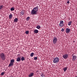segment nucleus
<instances>
[{
  "label": "nucleus",
  "mask_w": 77,
  "mask_h": 77,
  "mask_svg": "<svg viewBox=\"0 0 77 77\" xmlns=\"http://www.w3.org/2000/svg\"><path fill=\"white\" fill-rule=\"evenodd\" d=\"M38 9H39L38 6L34 8L31 11V15H37L38 14L37 11H38Z\"/></svg>",
  "instance_id": "nucleus-1"
},
{
  "label": "nucleus",
  "mask_w": 77,
  "mask_h": 77,
  "mask_svg": "<svg viewBox=\"0 0 77 77\" xmlns=\"http://www.w3.org/2000/svg\"><path fill=\"white\" fill-rule=\"evenodd\" d=\"M0 57L2 60H5L6 59V56L3 53H1L0 54Z\"/></svg>",
  "instance_id": "nucleus-2"
},
{
  "label": "nucleus",
  "mask_w": 77,
  "mask_h": 77,
  "mask_svg": "<svg viewBox=\"0 0 77 77\" xmlns=\"http://www.w3.org/2000/svg\"><path fill=\"white\" fill-rule=\"evenodd\" d=\"M58 40V39L57 37H54V38H53V41L54 44H56L57 43Z\"/></svg>",
  "instance_id": "nucleus-3"
},
{
  "label": "nucleus",
  "mask_w": 77,
  "mask_h": 77,
  "mask_svg": "<svg viewBox=\"0 0 77 77\" xmlns=\"http://www.w3.org/2000/svg\"><path fill=\"white\" fill-rule=\"evenodd\" d=\"M59 61V58L58 57L55 58L53 60V62L55 63H57Z\"/></svg>",
  "instance_id": "nucleus-4"
},
{
  "label": "nucleus",
  "mask_w": 77,
  "mask_h": 77,
  "mask_svg": "<svg viewBox=\"0 0 77 77\" xmlns=\"http://www.w3.org/2000/svg\"><path fill=\"white\" fill-rule=\"evenodd\" d=\"M68 56L69 55L68 54H66L63 55V57L65 59H66L68 57Z\"/></svg>",
  "instance_id": "nucleus-5"
},
{
  "label": "nucleus",
  "mask_w": 77,
  "mask_h": 77,
  "mask_svg": "<svg viewBox=\"0 0 77 77\" xmlns=\"http://www.w3.org/2000/svg\"><path fill=\"white\" fill-rule=\"evenodd\" d=\"M71 31V29L69 28H67L66 29V33H69Z\"/></svg>",
  "instance_id": "nucleus-6"
},
{
  "label": "nucleus",
  "mask_w": 77,
  "mask_h": 77,
  "mask_svg": "<svg viewBox=\"0 0 77 77\" xmlns=\"http://www.w3.org/2000/svg\"><path fill=\"white\" fill-rule=\"evenodd\" d=\"M33 75H34V73L31 72L28 75V77H33Z\"/></svg>",
  "instance_id": "nucleus-7"
},
{
  "label": "nucleus",
  "mask_w": 77,
  "mask_h": 77,
  "mask_svg": "<svg viewBox=\"0 0 77 77\" xmlns=\"http://www.w3.org/2000/svg\"><path fill=\"white\" fill-rule=\"evenodd\" d=\"M76 59H77V56H73L72 60L73 61H75V60Z\"/></svg>",
  "instance_id": "nucleus-8"
},
{
  "label": "nucleus",
  "mask_w": 77,
  "mask_h": 77,
  "mask_svg": "<svg viewBox=\"0 0 77 77\" xmlns=\"http://www.w3.org/2000/svg\"><path fill=\"white\" fill-rule=\"evenodd\" d=\"M16 61L17 62H19L21 61V57H18L16 59Z\"/></svg>",
  "instance_id": "nucleus-9"
},
{
  "label": "nucleus",
  "mask_w": 77,
  "mask_h": 77,
  "mask_svg": "<svg viewBox=\"0 0 77 77\" xmlns=\"http://www.w3.org/2000/svg\"><path fill=\"white\" fill-rule=\"evenodd\" d=\"M18 18H15L14 19V23H17L18 22Z\"/></svg>",
  "instance_id": "nucleus-10"
},
{
  "label": "nucleus",
  "mask_w": 77,
  "mask_h": 77,
  "mask_svg": "<svg viewBox=\"0 0 77 77\" xmlns=\"http://www.w3.org/2000/svg\"><path fill=\"white\" fill-rule=\"evenodd\" d=\"M24 10H22L20 12L21 14H20V15H23L24 14Z\"/></svg>",
  "instance_id": "nucleus-11"
},
{
  "label": "nucleus",
  "mask_w": 77,
  "mask_h": 77,
  "mask_svg": "<svg viewBox=\"0 0 77 77\" xmlns=\"http://www.w3.org/2000/svg\"><path fill=\"white\" fill-rule=\"evenodd\" d=\"M34 32L36 34V33H38V32H39V31H38V30L35 29L34 30Z\"/></svg>",
  "instance_id": "nucleus-12"
},
{
  "label": "nucleus",
  "mask_w": 77,
  "mask_h": 77,
  "mask_svg": "<svg viewBox=\"0 0 77 77\" xmlns=\"http://www.w3.org/2000/svg\"><path fill=\"white\" fill-rule=\"evenodd\" d=\"M14 65V63H10L9 65V67H11V66H13Z\"/></svg>",
  "instance_id": "nucleus-13"
},
{
  "label": "nucleus",
  "mask_w": 77,
  "mask_h": 77,
  "mask_svg": "<svg viewBox=\"0 0 77 77\" xmlns=\"http://www.w3.org/2000/svg\"><path fill=\"white\" fill-rule=\"evenodd\" d=\"M67 69H68V67H65L63 69L64 71L65 72L67 70Z\"/></svg>",
  "instance_id": "nucleus-14"
},
{
  "label": "nucleus",
  "mask_w": 77,
  "mask_h": 77,
  "mask_svg": "<svg viewBox=\"0 0 77 77\" xmlns=\"http://www.w3.org/2000/svg\"><path fill=\"white\" fill-rule=\"evenodd\" d=\"M12 14H10L9 15V18L10 19H12Z\"/></svg>",
  "instance_id": "nucleus-15"
},
{
  "label": "nucleus",
  "mask_w": 77,
  "mask_h": 77,
  "mask_svg": "<svg viewBox=\"0 0 77 77\" xmlns=\"http://www.w3.org/2000/svg\"><path fill=\"white\" fill-rule=\"evenodd\" d=\"M14 61H15L14 60V59H13L10 60V63H14Z\"/></svg>",
  "instance_id": "nucleus-16"
},
{
  "label": "nucleus",
  "mask_w": 77,
  "mask_h": 77,
  "mask_svg": "<svg viewBox=\"0 0 77 77\" xmlns=\"http://www.w3.org/2000/svg\"><path fill=\"white\" fill-rule=\"evenodd\" d=\"M36 28L38 29H41V26L39 25H37L36 27Z\"/></svg>",
  "instance_id": "nucleus-17"
},
{
  "label": "nucleus",
  "mask_w": 77,
  "mask_h": 77,
  "mask_svg": "<svg viewBox=\"0 0 77 77\" xmlns=\"http://www.w3.org/2000/svg\"><path fill=\"white\" fill-rule=\"evenodd\" d=\"M59 26L60 27H63V26H64V24L63 23H61V25H60V23L59 24Z\"/></svg>",
  "instance_id": "nucleus-18"
},
{
  "label": "nucleus",
  "mask_w": 77,
  "mask_h": 77,
  "mask_svg": "<svg viewBox=\"0 0 77 77\" xmlns=\"http://www.w3.org/2000/svg\"><path fill=\"white\" fill-rule=\"evenodd\" d=\"M71 23H72V21H70V22H69L68 23V26H71Z\"/></svg>",
  "instance_id": "nucleus-19"
},
{
  "label": "nucleus",
  "mask_w": 77,
  "mask_h": 77,
  "mask_svg": "<svg viewBox=\"0 0 77 77\" xmlns=\"http://www.w3.org/2000/svg\"><path fill=\"white\" fill-rule=\"evenodd\" d=\"M60 25H61V24H63V21L62 20H61L60 21Z\"/></svg>",
  "instance_id": "nucleus-20"
},
{
  "label": "nucleus",
  "mask_w": 77,
  "mask_h": 77,
  "mask_svg": "<svg viewBox=\"0 0 77 77\" xmlns=\"http://www.w3.org/2000/svg\"><path fill=\"white\" fill-rule=\"evenodd\" d=\"M10 10L11 11H13L15 10V9L14 7H12L11 8Z\"/></svg>",
  "instance_id": "nucleus-21"
},
{
  "label": "nucleus",
  "mask_w": 77,
  "mask_h": 77,
  "mask_svg": "<svg viewBox=\"0 0 77 77\" xmlns=\"http://www.w3.org/2000/svg\"><path fill=\"white\" fill-rule=\"evenodd\" d=\"M3 8V5L0 6V10H2V8Z\"/></svg>",
  "instance_id": "nucleus-22"
},
{
  "label": "nucleus",
  "mask_w": 77,
  "mask_h": 77,
  "mask_svg": "<svg viewBox=\"0 0 77 77\" xmlns=\"http://www.w3.org/2000/svg\"><path fill=\"white\" fill-rule=\"evenodd\" d=\"M33 55H34V53H32L30 54V56L31 57H33Z\"/></svg>",
  "instance_id": "nucleus-23"
},
{
  "label": "nucleus",
  "mask_w": 77,
  "mask_h": 77,
  "mask_svg": "<svg viewBox=\"0 0 77 77\" xmlns=\"http://www.w3.org/2000/svg\"><path fill=\"white\" fill-rule=\"evenodd\" d=\"M24 59H25V58H24V57H22L21 58V60H22V61L24 60Z\"/></svg>",
  "instance_id": "nucleus-24"
},
{
  "label": "nucleus",
  "mask_w": 77,
  "mask_h": 77,
  "mask_svg": "<svg viewBox=\"0 0 77 77\" xmlns=\"http://www.w3.org/2000/svg\"><path fill=\"white\" fill-rule=\"evenodd\" d=\"M41 77H45V75H44V74H42L41 75Z\"/></svg>",
  "instance_id": "nucleus-25"
},
{
  "label": "nucleus",
  "mask_w": 77,
  "mask_h": 77,
  "mask_svg": "<svg viewBox=\"0 0 77 77\" xmlns=\"http://www.w3.org/2000/svg\"><path fill=\"white\" fill-rule=\"evenodd\" d=\"M29 33V32L28 31H26L25 32V33L27 35V34H28Z\"/></svg>",
  "instance_id": "nucleus-26"
},
{
  "label": "nucleus",
  "mask_w": 77,
  "mask_h": 77,
  "mask_svg": "<svg viewBox=\"0 0 77 77\" xmlns=\"http://www.w3.org/2000/svg\"><path fill=\"white\" fill-rule=\"evenodd\" d=\"M34 60H36L37 59H38V58L37 57H35L34 58Z\"/></svg>",
  "instance_id": "nucleus-27"
},
{
  "label": "nucleus",
  "mask_w": 77,
  "mask_h": 77,
  "mask_svg": "<svg viewBox=\"0 0 77 77\" xmlns=\"http://www.w3.org/2000/svg\"><path fill=\"white\" fill-rule=\"evenodd\" d=\"M29 18H30V17H28L26 18V20H29Z\"/></svg>",
  "instance_id": "nucleus-28"
},
{
  "label": "nucleus",
  "mask_w": 77,
  "mask_h": 77,
  "mask_svg": "<svg viewBox=\"0 0 77 77\" xmlns=\"http://www.w3.org/2000/svg\"><path fill=\"white\" fill-rule=\"evenodd\" d=\"M4 72H2L1 73V75H4Z\"/></svg>",
  "instance_id": "nucleus-29"
},
{
  "label": "nucleus",
  "mask_w": 77,
  "mask_h": 77,
  "mask_svg": "<svg viewBox=\"0 0 77 77\" xmlns=\"http://www.w3.org/2000/svg\"><path fill=\"white\" fill-rule=\"evenodd\" d=\"M64 29H62L61 30V31H62V32H64Z\"/></svg>",
  "instance_id": "nucleus-30"
},
{
  "label": "nucleus",
  "mask_w": 77,
  "mask_h": 77,
  "mask_svg": "<svg viewBox=\"0 0 77 77\" xmlns=\"http://www.w3.org/2000/svg\"><path fill=\"white\" fill-rule=\"evenodd\" d=\"M69 1H67V4H69Z\"/></svg>",
  "instance_id": "nucleus-31"
},
{
  "label": "nucleus",
  "mask_w": 77,
  "mask_h": 77,
  "mask_svg": "<svg viewBox=\"0 0 77 77\" xmlns=\"http://www.w3.org/2000/svg\"><path fill=\"white\" fill-rule=\"evenodd\" d=\"M10 77H13V76H11Z\"/></svg>",
  "instance_id": "nucleus-32"
},
{
  "label": "nucleus",
  "mask_w": 77,
  "mask_h": 77,
  "mask_svg": "<svg viewBox=\"0 0 77 77\" xmlns=\"http://www.w3.org/2000/svg\"><path fill=\"white\" fill-rule=\"evenodd\" d=\"M75 77H77V76H75Z\"/></svg>",
  "instance_id": "nucleus-33"
}]
</instances>
